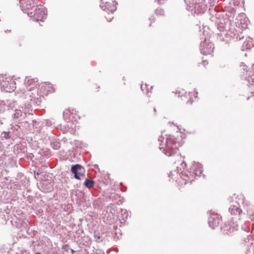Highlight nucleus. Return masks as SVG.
Segmentation results:
<instances>
[{"mask_svg":"<svg viewBox=\"0 0 254 254\" xmlns=\"http://www.w3.org/2000/svg\"><path fill=\"white\" fill-rule=\"evenodd\" d=\"M202 166L199 163H195L190 168V170H185L179 174L181 178L185 181V184L188 182H191L196 176H199L202 173Z\"/></svg>","mask_w":254,"mask_h":254,"instance_id":"obj_3","label":"nucleus"},{"mask_svg":"<svg viewBox=\"0 0 254 254\" xmlns=\"http://www.w3.org/2000/svg\"><path fill=\"white\" fill-rule=\"evenodd\" d=\"M7 108V103L4 100H0V112H4Z\"/></svg>","mask_w":254,"mask_h":254,"instance_id":"obj_23","label":"nucleus"},{"mask_svg":"<svg viewBox=\"0 0 254 254\" xmlns=\"http://www.w3.org/2000/svg\"><path fill=\"white\" fill-rule=\"evenodd\" d=\"M38 79L26 77L25 80L26 89L20 90L21 96L24 97L33 104L38 106L41 102V95H39V89L35 88L38 85Z\"/></svg>","mask_w":254,"mask_h":254,"instance_id":"obj_1","label":"nucleus"},{"mask_svg":"<svg viewBox=\"0 0 254 254\" xmlns=\"http://www.w3.org/2000/svg\"><path fill=\"white\" fill-rule=\"evenodd\" d=\"M241 66H243V67H244V68H243V70H245V67L246 66V65L242 63V64H241Z\"/></svg>","mask_w":254,"mask_h":254,"instance_id":"obj_38","label":"nucleus"},{"mask_svg":"<svg viewBox=\"0 0 254 254\" xmlns=\"http://www.w3.org/2000/svg\"><path fill=\"white\" fill-rule=\"evenodd\" d=\"M158 141L160 142L159 148L162 149L163 152L167 156H171L177 153L179 143L177 142L173 136L166 135L165 138L163 136L159 137Z\"/></svg>","mask_w":254,"mask_h":254,"instance_id":"obj_2","label":"nucleus"},{"mask_svg":"<svg viewBox=\"0 0 254 254\" xmlns=\"http://www.w3.org/2000/svg\"><path fill=\"white\" fill-rule=\"evenodd\" d=\"M0 85L2 90L8 92L13 91L16 88L15 82L10 77H6Z\"/></svg>","mask_w":254,"mask_h":254,"instance_id":"obj_8","label":"nucleus"},{"mask_svg":"<svg viewBox=\"0 0 254 254\" xmlns=\"http://www.w3.org/2000/svg\"><path fill=\"white\" fill-rule=\"evenodd\" d=\"M252 220H254V213L252 214L251 217H250Z\"/></svg>","mask_w":254,"mask_h":254,"instance_id":"obj_39","label":"nucleus"},{"mask_svg":"<svg viewBox=\"0 0 254 254\" xmlns=\"http://www.w3.org/2000/svg\"><path fill=\"white\" fill-rule=\"evenodd\" d=\"M117 3L115 1L112 2H106L104 4H100V6L103 10L107 11L108 14L110 12L113 13L117 9Z\"/></svg>","mask_w":254,"mask_h":254,"instance_id":"obj_13","label":"nucleus"},{"mask_svg":"<svg viewBox=\"0 0 254 254\" xmlns=\"http://www.w3.org/2000/svg\"><path fill=\"white\" fill-rule=\"evenodd\" d=\"M240 205L239 202L236 201L230 206L229 209L230 213L236 216V218H238V219H239V216L242 212V210L240 208Z\"/></svg>","mask_w":254,"mask_h":254,"instance_id":"obj_12","label":"nucleus"},{"mask_svg":"<svg viewBox=\"0 0 254 254\" xmlns=\"http://www.w3.org/2000/svg\"><path fill=\"white\" fill-rule=\"evenodd\" d=\"M159 4H162L163 3L165 0H156Z\"/></svg>","mask_w":254,"mask_h":254,"instance_id":"obj_35","label":"nucleus"},{"mask_svg":"<svg viewBox=\"0 0 254 254\" xmlns=\"http://www.w3.org/2000/svg\"><path fill=\"white\" fill-rule=\"evenodd\" d=\"M252 68L253 70L254 71V75H251V77H253V76H254V64H253L252 65ZM252 81L254 82V77H253L252 78Z\"/></svg>","mask_w":254,"mask_h":254,"instance_id":"obj_34","label":"nucleus"},{"mask_svg":"<svg viewBox=\"0 0 254 254\" xmlns=\"http://www.w3.org/2000/svg\"><path fill=\"white\" fill-rule=\"evenodd\" d=\"M181 165L183 168L186 167V163L185 162H183L181 164Z\"/></svg>","mask_w":254,"mask_h":254,"instance_id":"obj_37","label":"nucleus"},{"mask_svg":"<svg viewBox=\"0 0 254 254\" xmlns=\"http://www.w3.org/2000/svg\"><path fill=\"white\" fill-rule=\"evenodd\" d=\"M192 101L191 99L190 98L189 101H188V103L190 102V104H191L192 103Z\"/></svg>","mask_w":254,"mask_h":254,"instance_id":"obj_40","label":"nucleus"},{"mask_svg":"<svg viewBox=\"0 0 254 254\" xmlns=\"http://www.w3.org/2000/svg\"><path fill=\"white\" fill-rule=\"evenodd\" d=\"M190 8H191V13L196 14L203 13L207 10V6L203 2L196 3L193 7Z\"/></svg>","mask_w":254,"mask_h":254,"instance_id":"obj_11","label":"nucleus"},{"mask_svg":"<svg viewBox=\"0 0 254 254\" xmlns=\"http://www.w3.org/2000/svg\"><path fill=\"white\" fill-rule=\"evenodd\" d=\"M94 237L95 239L96 240V241L98 242L102 241V240H100V236L99 234L95 233L94 235Z\"/></svg>","mask_w":254,"mask_h":254,"instance_id":"obj_32","label":"nucleus"},{"mask_svg":"<svg viewBox=\"0 0 254 254\" xmlns=\"http://www.w3.org/2000/svg\"><path fill=\"white\" fill-rule=\"evenodd\" d=\"M63 118L67 123L72 122L73 119L75 118L73 110L71 111L70 110H65L63 113Z\"/></svg>","mask_w":254,"mask_h":254,"instance_id":"obj_19","label":"nucleus"},{"mask_svg":"<svg viewBox=\"0 0 254 254\" xmlns=\"http://www.w3.org/2000/svg\"><path fill=\"white\" fill-rule=\"evenodd\" d=\"M147 88V84H145L144 86L142 85H141V88L142 91H144V88Z\"/></svg>","mask_w":254,"mask_h":254,"instance_id":"obj_36","label":"nucleus"},{"mask_svg":"<svg viewBox=\"0 0 254 254\" xmlns=\"http://www.w3.org/2000/svg\"><path fill=\"white\" fill-rule=\"evenodd\" d=\"M178 170V169H177ZM179 172V170H178L177 172V174H178Z\"/></svg>","mask_w":254,"mask_h":254,"instance_id":"obj_44","label":"nucleus"},{"mask_svg":"<svg viewBox=\"0 0 254 254\" xmlns=\"http://www.w3.org/2000/svg\"><path fill=\"white\" fill-rule=\"evenodd\" d=\"M248 214H249V215H250V214H251V212H250V211H249V210H248Z\"/></svg>","mask_w":254,"mask_h":254,"instance_id":"obj_42","label":"nucleus"},{"mask_svg":"<svg viewBox=\"0 0 254 254\" xmlns=\"http://www.w3.org/2000/svg\"><path fill=\"white\" fill-rule=\"evenodd\" d=\"M214 48L213 44L209 42L206 38L200 43V51L204 55L211 54L213 53Z\"/></svg>","mask_w":254,"mask_h":254,"instance_id":"obj_7","label":"nucleus"},{"mask_svg":"<svg viewBox=\"0 0 254 254\" xmlns=\"http://www.w3.org/2000/svg\"><path fill=\"white\" fill-rule=\"evenodd\" d=\"M148 92H148V89H146V93L147 94H148Z\"/></svg>","mask_w":254,"mask_h":254,"instance_id":"obj_43","label":"nucleus"},{"mask_svg":"<svg viewBox=\"0 0 254 254\" xmlns=\"http://www.w3.org/2000/svg\"><path fill=\"white\" fill-rule=\"evenodd\" d=\"M155 13L157 15H163L164 13V11L161 8H158L156 10Z\"/></svg>","mask_w":254,"mask_h":254,"instance_id":"obj_29","label":"nucleus"},{"mask_svg":"<svg viewBox=\"0 0 254 254\" xmlns=\"http://www.w3.org/2000/svg\"><path fill=\"white\" fill-rule=\"evenodd\" d=\"M51 144L52 147L55 150H58L60 147V142L56 140H53Z\"/></svg>","mask_w":254,"mask_h":254,"instance_id":"obj_24","label":"nucleus"},{"mask_svg":"<svg viewBox=\"0 0 254 254\" xmlns=\"http://www.w3.org/2000/svg\"><path fill=\"white\" fill-rule=\"evenodd\" d=\"M70 127H69V125L68 124L67 125V127H66L65 126H61V129L64 132H66L67 131L69 130Z\"/></svg>","mask_w":254,"mask_h":254,"instance_id":"obj_31","label":"nucleus"},{"mask_svg":"<svg viewBox=\"0 0 254 254\" xmlns=\"http://www.w3.org/2000/svg\"><path fill=\"white\" fill-rule=\"evenodd\" d=\"M82 167L79 164L73 165L71 167V172L74 174V177L75 179L79 180L80 176H83L81 172Z\"/></svg>","mask_w":254,"mask_h":254,"instance_id":"obj_17","label":"nucleus"},{"mask_svg":"<svg viewBox=\"0 0 254 254\" xmlns=\"http://www.w3.org/2000/svg\"><path fill=\"white\" fill-rule=\"evenodd\" d=\"M38 5L37 2H35L33 0H23L21 2L20 6L22 11H24L26 10H29L35 6Z\"/></svg>","mask_w":254,"mask_h":254,"instance_id":"obj_15","label":"nucleus"},{"mask_svg":"<svg viewBox=\"0 0 254 254\" xmlns=\"http://www.w3.org/2000/svg\"><path fill=\"white\" fill-rule=\"evenodd\" d=\"M196 0H185V1L186 2V3L188 5H193V2L194 1H195Z\"/></svg>","mask_w":254,"mask_h":254,"instance_id":"obj_33","label":"nucleus"},{"mask_svg":"<svg viewBox=\"0 0 254 254\" xmlns=\"http://www.w3.org/2000/svg\"><path fill=\"white\" fill-rule=\"evenodd\" d=\"M54 91L53 87L52 85L49 83H44L39 90V95H41V98L44 97V96L47 95L49 93Z\"/></svg>","mask_w":254,"mask_h":254,"instance_id":"obj_14","label":"nucleus"},{"mask_svg":"<svg viewBox=\"0 0 254 254\" xmlns=\"http://www.w3.org/2000/svg\"><path fill=\"white\" fill-rule=\"evenodd\" d=\"M33 104L34 105L35 104L30 101V103L27 104V105H24V107L21 106L18 109H16L14 114V118H19L20 120L19 121H20L25 119L27 115H32V113L31 112L32 110L31 107Z\"/></svg>","mask_w":254,"mask_h":254,"instance_id":"obj_4","label":"nucleus"},{"mask_svg":"<svg viewBox=\"0 0 254 254\" xmlns=\"http://www.w3.org/2000/svg\"><path fill=\"white\" fill-rule=\"evenodd\" d=\"M154 110L155 112L156 111L155 108H154Z\"/></svg>","mask_w":254,"mask_h":254,"instance_id":"obj_46","label":"nucleus"},{"mask_svg":"<svg viewBox=\"0 0 254 254\" xmlns=\"http://www.w3.org/2000/svg\"><path fill=\"white\" fill-rule=\"evenodd\" d=\"M218 29H219V30L221 32V35H222V34H223V30H225L226 29V27H224V26L223 25V24L221 23V24H219L218 26Z\"/></svg>","mask_w":254,"mask_h":254,"instance_id":"obj_30","label":"nucleus"},{"mask_svg":"<svg viewBox=\"0 0 254 254\" xmlns=\"http://www.w3.org/2000/svg\"><path fill=\"white\" fill-rule=\"evenodd\" d=\"M94 184L95 182L94 181L86 178L84 185L86 188L90 189L93 187Z\"/></svg>","mask_w":254,"mask_h":254,"instance_id":"obj_22","label":"nucleus"},{"mask_svg":"<svg viewBox=\"0 0 254 254\" xmlns=\"http://www.w3.org/2000/svg\"><path fill=\"white\" fill-rule=\"evenodd\" d=\"M46 9L45 7L36 8L34 12H27L28 15L33 20L36 21H42L46 17Z\"/></svg>","mask_w":254,"mask_h":254,"instance_id":"obj_6","label":"nucleus"},{"mask_svg":"<svg viewBox=\"0 0 254 254\" xmlns=\"http://www.w3.org/2000/svg\"><path fill=\"white\" fill-rule=\"evenodd\" d=\"M254 46V44L253 42V39L248 37L246 39V40L244 42L243 44V48L245 49H250Z\"/></svg>","mask_w":254,"mask_h":254,"instance_id":"obj_21","label":"nucleus"},{"mask_svg":"<svg viewBox=\"0 0 254 254\" xmlns=\"http://www.w3.org/2000/svg\"><path fill=\"white\" fill-rule=\"evenodd\" d=\"M236 26L239 30L246 29L249 25V19L244 14L239 15L236 18Z\"/></svg>","mask_w":254,"mask_h":254,"instance_id":"obj_10","label":"nucleus"},{"mask_svg":"<svg viewBox=\"0 0 254 254\" xmlns=\"http://www.w3.org/2000/svg\"><path fill=\"white\" fill-rule=\"evenodd\" d=\"M223 33L222 36L224 35L227 38L237 39H241L239 34L241 33V32L240 30H237L236 29V25L235 24H230L229 26H227L226 24V29L225 30H223Z\"/></svg>","mask_w":254,"mask_h":254,"instance_id":"obj_5","label":"nucleus"},{"mask_svg":"<svg viewBox=\"0 0 254 254\" xmlns=\"http://www.w3.org/2000/svg\"><path fill=\"white\" fill-rule=\"evenodd\" d=\"M7 108L8 109H13L15 107V102L13 100H6Z\"/></svg>","mask_w":254,"mask_h":254,"instance_id":"obj_25","label":"nucleus"},{"mask_svg":"<svg viewBox=\"0 0 254 254\" xmlns=\"http://www.w3.org/2000/svg\"><path fill=\"white\" fill-rule=\"evenodd\" d=\"M173 172H170V175H173Z\"/></svg>","mask_w":254,"mask_h":254,"instance_id":"obj_41","label":"nucleus"},{"mask_svg":"<svg viewBox=\"0 0 254 254\" xmlns=\"http://www.w3.org/2000/svg\"><path fill=\"white\" fill-rule=\"evenodd\" d=\"M190 94H191L190 93V92L189 93V95L190 96Z\"/></svg>","mask_w":254,"mask_h":254,"instance_id":"obj_47","label":"nucleus"},{"mask_svg":"<svg viewBox=\"0 0 254 254\" xmlns=\"http://www.w3.org/2000/svg\"><path fill=\"white\" fill-rule=\"evenodd\" d=\"M41 190L44 192H49L53 189V183L52 181H43L41 183Z\"/></svg>","mask_w":254,"mask_h":254,"instance_id":"obj_18","label":"nucleus"},{"mask_svg":"<svg viewBox=\"0 0 254 254\" xmlns=\"http://www.w3.org/2000/svg\"><path fill=\"white\" fill-rule=\"evenodd\" d=\"M35 254H41L38 253H36Z\"/></svg>","mask_w":254,"mask_h":254,"instance_id":"obj_45","label":"nucleus"},{"mask_svg":"<svg viewBox=\"0 0 254 254\" xmlns=\"http://www.w3.org/2000/svg\"><path fill=\"white\" fill-rule=\"evenodd\" d=\"M40 153L44 156H45L47 157H50L52 155L51 154V152L49 149L45 148L43 149Z\"/></svg>","mask_w":254,"mask_h":254,"instance_id":"obj_26","label":"nucleus"},{"mask_svg":"<svg viewBox=\"0 0 254 254\" xmlns=\"http://www.w3.org/2000/svg\"><path fill=\"white\" fill-rule=\"evenodd\" d=\"M238 229L237 224L233 223V225L231 223L225 224L223 227H222V230L223 233H226L228 235L231 234L232 233L236 231Z\"/></svg>","mask_w":254,"mask_h":254,"instance_id":"obj_16","label":"nucleus"},{"mask_svg":"<svg viewBox=\"0 0 254 254\" xmlns=\"http://www.w3.org/2000/svg\"><path fill=\"white\" fill-rule=\"evenodd\" d=\"M30 124V125L29 126V129L31 130V127H32L34 131H38L40 130L41 125V122H37L33 120Z\"/></svg>","mask_w":254,"mask_h":254,"instance_id":"obj_20","label":"nucleus"},{"mask_svg":"<svg viewBox=\"0 0 254 254\" xmlns=\"http://www.w3.org/2000/svg\"><path fill=\"white\" fill-rule=\"evenodd\" d=\"M128 212L126 210L122 211V217L123 220H124L125 221L128 218Z\"/></svg>","mask_w":254,"mask_h":254,"instance_id":"obj_28","label":"nucleus"},{"mask_svg":"<svg viewBox=\"0 0 254 254\" xmlns=\"http://www.w3.org/2000/svg\"><path fill=\"white\" fill-rule=\"evenodd\" d=\"M210 215L208 218V224L212 229H215L219 226L221 222V217L217 213L212 210L210 211Z\"/></svg>","mask_w":254,"mask_h":254,"instance_id":"obj_9","label":"nucleus"},{"mask_svg":"<svg viewBox=\"0 0 254 254\" xmlns=\"http://www.w3.org/2000/svg\"><path fill=\"white\" fill-rule=\"evenodd\" d=\"M1 137L5 139H8L11 137V133L9 131H4L1 133Z\"/></svg>","mask_w":254,"mask_h":254,"instance_id":"obj_27","label":"nucleus"}]
</instances>
